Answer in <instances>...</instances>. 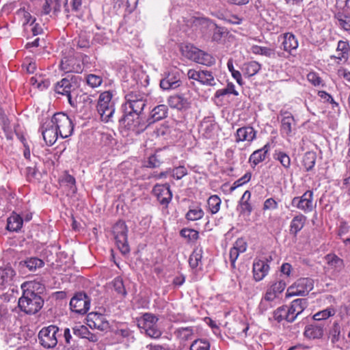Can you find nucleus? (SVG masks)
I'll return each instance as SVG.
<instances>
[{"instance_id": "1", "label": "nucleus", "mask_w": 350, "mask_h": 350, "mask_svg": "<svg viewBox=\"0 0 350 350\" xmlns=\"http://www.w3.org/2000/svg\"><path fill=\"white\" fill-rule=\"evenodd\" d=\"M125 100L122 120L126 122L129 128L135 131L136 133L144 131L147 126L142 120L141 114L146 106V95L139 92L132 91L125 95Z\"/></svg>"}, {"instance_id": "2", "label": "nucleus", "mask_w": 350, "mask_h": 350, "mask_svg": "<svg viewBox=\"0 0 350 350\" xmlns=\"http://www.w3.org/2000/svg\"><path fill=\"white\" fill-rule=\"evenodd\" d=\"M23 295L19 298L18 306L21 311L27 314L37 313L44 305L40 293L44 289V284L36 282H25L21 285Z\"/></svg>"}, {"instance_id": "3", "label": "nucleus", "mask_w": 350, "mask_h": 350, "mask_svg": "<svg viewBox=\"0 0 350 350\" xmlns=\"http://www.w3.org/2000/svg\"><path fill=\"white\" fill-rule=\"evenodd\" d=\"M136 320L142 334L152 339H159L161 336L162 331L157 325L159 319L154 314L146 312Z\"/></svg>"}, {"instance_id": "4", "label": "nucleus", "mask_w": 350, "mask_h": 350, "mask_svg": "<svg viewBox=\"0 0 350 350\" xmlns=\"http://www.w3.org/2000/svg\"><path fill=\"white\" fill-rule=\"evenodd\" d=\"M96 107L102 121H113L115 101L113 100V94L111 91H105L100 94Z\"/></svg>"}, {"instance_id": "5", "label": "nucleus", "mask_w": 350, "mask_h": 350, "mask_svg": "<svg viewBox=\"0 0 350 350\" xmlns=\"http://www.w3.org/2000/svg\"><path fill=\"white\" fill-rule=\"evenodd\" d=\"M59 135L62 138L70 137L74 131L72 120L64 113H56L51 119Z\"/></svg>"}, {"instance_id": "6", "label": "nucleus", "mask_w": 350, "mask_h": 350, "mask_svg": "<svg viewBox=\"0 0 350 350\" xmlns=\"http://www.w3.org/2000/svg\"><path fill=\"white\" fill-rule=\"evenodd\" d=\"M59 332V327L54 325L42 327L38 333L40 344L45 349L54 348L57 344Z\"/></svg>"}, {"instance_id": "7", "label": "nucleus", "mask_w": 350, "mask_h": 350, "mask_svg": "<svg viewBox=\"0 0 350 350\" xmlns=\"http://www.w3.org/2000/svg\"><path fill=\"white\" fill-rule=\"evenodd\" d=\"M185 49V55L196 63L211 66L215 62V58L211 55L193 46H186Z\"/></svg>"}, {"instance_id": "8", "label": "nucleus", "mask_w": 350, "mask_h": 350, "mask_svg": "<svg viewBox=\"0 0 350 350\" xmlns=\"http://www.w3.org/2000/svg\"><path fill=\"white\" fill-rule=\"evenodd\" d=\"M314 281L311 278H302L298 279L291 286L287 293L290 296H305L313 289Z\"/></svg>"}, {"instance_id": "9", "label": "nucleus", "mask_w": 350, "mask_h": 350, "mask_svg": "<svg viewBox=\"0 0 350 350\" xmlns=\"http://www.w3.org/2000/svg\"><path fill=\"white\" fill-rule=\"evenodd\" d=\"M127 227L124 222L118 221L113 228V233L120 251L126 254L129 252L127 243Z\"/></svg>"}, {"instance_id": "10", "label": "nucleus", "mask_w": 350, "mask_h": 350, "mask_svg": "<svg viewBox=\"0 0 350 350\" xmlns=\"http://www.w3.org/2000/svg\"><path fill=\"white\" fill-rule=\"evenodd\" d=\"M291 204L305 213L312 212L316 206L313 203V192L308 190L301 196L293 198Z\"/></svg>"}, {"instance_id": "11", "label": "nucleus", "mask_w": 350, "mask_h": 350, "mask_svg": "<svg viewBox=\"0 0 350 350\" xmlns=\"http://www.w3.org/2000/svg\"><path fill=\"white\" fill-rule=\"evenodd\" d=\"M90 299L83 293L76 294L70 301L72 311L78 314H85L90 309Z\"/></svg>"}, {"instance_id": "12", "label": "nucleus", "mask_w": 350, "mask_h": 350, "mask_svg": "<svg viewBox=\"0 0 350 350\" xmlns=\"http://www.w3.org/2000/svg\"><path fill=\"white\" fill-rule=\"evenodd\" d=\"M189 79L199 81L202 85L214 86L216 85V81L213 73L208 70H196L190 69L187 72Z\"/></svg>"}, {"instance_id": "13", "label": "nucleus", "mask_w": 350, "mask_h": 350, "mask_svg": "<svg viewBox=\"0 0 350 350\" xmlns=\"http://www.w3.org/2000/svg\"><path fill=\"white\" fill-rule=\"evenodd\" d=\"M77 87V81L75 77H66L55 83L54 90L57 94L69 96V94L74 93Z\"/></svg>"}, {"instance_id": "14", "label": "nucleus", "mask_w": 350, "mask_h": 350, "mask_svg": "<svg viewBox=\"0 0 350 350\" xmlns=\"http://www.w3.org/2000/svg\"><path fill=\"white\" fill-rule=\"evenodd\" d=\"M87 322L91 329L105 331L109 327V324L105 316L97 312L89 313L87 316Z\"/></svg>"}, {"instance_id": "15", "label": "nucleus", "mask_w": 350, "mask_h": 350, "mask_svg": "<svg viewBox=\"0 0 350 350\" xmlns=\"http://www.w3.org/2000/svg\"><path fill=\"white\" fill-rule=\"evenodd\" d=\"M257 131L250 126L239 128L234 135L236 143L246 142L250 144L256 138Z\"/></svg>"}, {"instance_id": "16", "label": "nucleus", "mask_w": 350, "mask_h": 350, "mask_svg": "<svg viewBox=\"0 0 350 350\" xmlns=\"http://www.w3.org/2000/svg\"><path fill=\"white\" fill-rule=\"evenodd\" d=\"M272 258H265V260L256 259L253 263L254 278L256 282L261 281L269 273V265L268 262Z\"/></svg>"}, {"instance_id": "17", "label": "nucleus", "mask_w": 350, "mask_h": 350, "mask_svg": "<svg viewBox=\"0 0 350 350\" xmlns=\"http://www.w3.org/2000/svg\"><path fill=\"white\" fill-rule=\"evenodd\" d=\"M41 132L43 139L48 146L54 144L59 135L51 120L43 123Z\"/></svg>"}, {"instance_id": "18", "label": "nucleus", "mask_w": 350, "mask_h": 350, "mask_svg": "<svg viewBox=\"0 0 350 350\" xmlns=\"http://www.w3.org/2000/svg\"><path fill=\"white\" fill-rule=\"evenodd\" d=\"M152 192L163 205H167L172 200V193L170 189V185L167 184H157L154 187Z\"/></svg>"}, {"instance_id": "19", "label": "nucleus", "mask_w": 350, "mask_h": 350, "mask_svg": "<svg viewBox=\"0 0 350 350\" xmlns=\"http://www.w3.org/2000/svg\"><path fill=\"white\" fill-rule=\"evenodd\" d=\"M307 306V300L306 299H297L293 300L291 306L287 307L290 323L293 322L297 317L304 312Z\"/></svg>"}, {"instance_id": "20", "label": "nucleus", "mask_w": 350, "mask_h": 350, "mask_svg": "<svg viewBox=\"0 0 350 350\" xmlns=\"http://www.w3.org/2000/svg\"><path fill=\"white\" fill-rule=\"evenodd\" d=\"M167 102L171 108L178 111H185L190 107L189 99L183 94H176L170 96Z\"/></svg>"}, {"instance_id": "21", "label": "nucleus", "mask_w": 350, "mask_h": 350, "mask_svg": "<svg viewBox=\"0 0 350 350\" xmlns=\"http://www.w3.org/2000/svg\"><path fill=\"white\" fill-rule=\"evenodd\" d=\"M16 272L11 267H0V290L12 285Z\"/></svg>"}, {"instance_id": "22", "label": "nucleus", "mask_w": 350, "mask_h": 350, "mask_svg": "<svg viewBox=\"0 0 350 350\" xmlns=\"http://www.w3.org/2000/svg\"><path fill=\"white\" fill-rule=\"evenodd\" d=\"M181 84L179 75L177 73H168L160 81V87L164 90H170L178 88Z\"/></svg>"}, {"instance_id": "23", "label": "nucleus", "mask_w": 350, "mask_h": 350, "mask_svg": "<svg viewBox=\"0 0 350 350\" xmlns=\"http://www.w3.org/2000/svg\"><path fill=\"white\" fill-rule=\"evenodd\" d=\"M286 288V283L280 280L275 282L272 285H271L267 290L266 293L265 295V300L268 301H273L275 298L278 297V295L282 293Z\"/></svg>"}, {"instance_id": "24", "label": "nucleus", "mask_w": 350, "mask_h": 350, "mask_svg": "<svg viewBox=\"0 0 350 350\" xmlns=\"http://www.w3.org/2000/svg\"><path fill=\"white\" fill-rule=\"evenodd\" d=\"M167 113L168 108L167 105H159L154 107L150 112V116L147 120L148 125L165 118Z\"/></svg>"}, {"instance_id": "25", "label": "nucleus", "mask_w": 350, "mask_h": 350, "mask_svg": "<svg viewBox=\"0 0 350 350\" xmlns=\"http://www.w3.org/2000/svg\"><path fill=\"white\" fill-rule=\"evenodd\" d=\"M281 114L284 116L281 120V131L287 136H291L292 135L294 127L295 126L294 117L291 115V113L288 111H281Z\"/></svg>"}, {"instance_id": "26", "label": "nucleus", "mask_w": 350, "mask_h": 350, "mask_svg": "<svg viewBox=\"0 0 350 350\" xmlns=\"http://www.w3.org/2000/svg\"><path fill=\"white\" fill-rule=\"evenodd\" d=\"M325 260L329 269L336 273H340L345 267V263L342 258L335 254H328L325 256Z\"/></svg>"}, {"instance_id": "27", "label": "nucleus", "mask_w": 350, "mask_h": 350, "mask_svg": "<svg viewBox=\"0 0 350 350\" xmlns=\"http://www.w3.org/2000/svg\"><path fill=\"white\" fill-rule=\"evenodd\" d=\"M73 334L79 338H86L90 342H96L98 340L97 334L91 333L88 328L83 325H77L72 327Z\"/></svg>"}, {"instance_id": "28", "label": "nucleus", "mask_w": 350, "mask_h": 350, "mask_svg": "<svg viewBox=\"0 0 350 350\" xmlns=\"http://www.w3.org/2000/svg\"><path fill=\"white\" fill-rule=\"evenodd\" d=\"M269 144H267L262 148L253 152L249 158V162L251 163L252 166L255 167L266 159L267 154L269 150Z\"/></svg>"}, {"instance_id": "29", "label": "nucleus", "mask_w": 350, "mask_h": 350, "mask_svg": "<svg viewBox=\"0 0 350 350\" xmlns=\"http://www.w3.org/2000/svg\"><path fill=\"white\" fill-rule=\"evenodd\" d=\"M306 221V217L302 214L295 216L291 221L290 233L296 236L304 228Z\"/></svg>"}, {"instance_id": "30", "label": "nucleus", "mask_w": 350, "mask_h": 350, "mask_svg": "<svg viewBox=\"0 0 350 350\" xmlns=\"http://www.w3.org/2000/svg\"><path fill=\"white\" fill-rule=\"evenodd\" d=\"M23 219L18 214L12 213L8 218L6 228L9 231L17 232L23 226Z\"/></svg>"}, {"instance_id": "31", "label": "nucleus", "mask_w": 350, "mask_h": 350, "mask_svg": "<svg viewBox=\"0 0 350 350\" xmlns=\"http://www.w3.org/2000/svg\"><path fill=\"white\" fill-rule=\"evenodd\" d=\"M196 328L194 327H180L175 329L174 335L182 341L192 339Z\"/></svg>"}, {"instance_id": "32", "label": "nucleus", "mask_w": 350, "mask_h": 350, "mask_svg": "<svg viewBox=\"0 0 350 350\" xmlns=\"http://www.w3.org/2000/svg\"><path fill=\"white\" fill-rule=\"evenodd\" d=\"M304 335L309 338H321L323 336V325L313 324L306 327Z\"/></svg>"}, {"instance_id": "33", "label": "nucleus", "mask_w": 350, "mask_h": 350, "mask_svg": "<svg viewBox=\"0 0 350 350\" xmlns=\"http://www.w3.org/2000/svg\"><path fill=\"white\" fill-rule=\"evenodd\" d=\"M282 44L284 51L291 52L298 47V41L293 33H286L283 35Z\"/></svg>"}, {"instance_id": "34", "label": "nucleus", "mask_w": 350, "mask_h": 350, "mask_svg": "<svg viewBox=\"0 0 350 350\" xmlns=\"http://www.w3.org/2000/svg\"><path fill=\"white\" fill-rule=\"evenodd\" d=\"M261 65L255 61L243 64L241 70L244 75L250 77L255 75L260 70Z\"/></svg>"}, {"instance_id": "35", "label": "nucleus", "mask_w": 350, "mask_h": 350, "mask_svg": "<svg viewBox=\"0 0 350 350\" xmlns=\"http://www.w3.org/2000/svg\"><path fill=\"white\" fill-rule=\"evenodd\" d=\"M202 254H203V251L201 247L200 248L197 247L193 251V252L190 255V257L189 259V265L192 269H196L198 267L200 269H201V267L202 265Z\"/></svg>"}, {"instance_id": "36", "label": "nucleus", "mask_w": 350, "mask_h": 350, "mask_svg": "<svg viewBox=\"0 0 350 350\" xmlns=\"http://www.w3.org/2000/svg\"><path fill=\"white\" fill-rule=\"evenodd\" d=\"M216 125L211 120H204L200 125V132L207 138H211L215 133Z\"/></svg>"}, {"instance_id": "37", "label": "nucleus", "mask_w": 350, "mask_h": 350, "mask_svg": "<svg viewBox=\"0 0 350 350\" xmlns=\"http://www.w3.org/2000/svg\"><path fill=\"white\" fill-rule=\"evenodd\" d=\"M251 51L254 54L263 55L269 58H275L276 57L275 49L271 47L254 45L252 46Z\"/></svg>"}, {"instance_id": "38", "label": "nucleus", "mask_w": 350, "mask_h": 350, "mask_svg": "<svg viewBox=\"0 0 350 350\" xmlns=\"http://www.w3.org/2000/svg\"><path fill=\"white\" fill-rule=\"evenodd\" d=\"M317 155L314 152H307L305 153L302 164L307 172L312 170L316 163Z\"/></svg>"}, {"instance_id": "39", "label": "nucleus", "mask_w": 350, "mask_h": 350, "mask_svg": "<svg viewBox=\"0 0 350 350\" xmlns=\"http://www.w3.org/2000/svg\"><path fill=\"white\" fill-rule=\"evenodd\" d=\"M208 210L212 214H216L220 209L221 200L217 195L210 196L207 200Z\"/></svg>"}, {"instance_id": "40", "label": "nucleus", "mask_w": 350, "mask_h": 350, "mask_svg": "<svg viewBox=\"0 0 350 350\" xmlns=\"http://www.w3.org/2000/svg\"><path fill=\"white\" fill-rule=\"evenodd\" d=\"M204 214V211L200 206H193L189 208L185 217L189 221H196L202 218Z\"/></svg>"}, {"instance_id": "41", "label": "nucleus", "mask_w": 350, "mask_h": 350, "mask_svg": "<svg viewBox=\"0 0 350 350\" xmlns=\"http://www.w3.org/2000/svg\"><path fill=\"white\" fill-rule=\"evenodd\" d=\"M74 61L73 59H68V58H64L62 59L60 67L62 70H64L66 72H80L82 69L79 64L77 65V67H74L71 66V63Z\"/></svg>"}, {"instance_id": "42", "label": "nucleus", "mask_w": 350, "mask_h": 350, "mask_svg": "<svg viewBox=\"0 0 350 350\" xmlns=\"http://www.w3.org/2000/svg\"><path fill=\"white\" fill-rule=\"evenodd\" d=\"M24 265L30 271H35L37 269L44 266V262L38 258H29L23 262Z\"/></svg>"}, {"instance_id": "43", "label": "nucleus", "mask_w": 350, "mask_h": 350, "mask_svg": "<svg viewBox=\"0 0 350 350\" xmlns=\"http://www.w3.org/2000/svg\"><path fill=\"white\" fill-rule=\"evenodd\" d=\"M29 82L32 86L40 90L48 88L50 85L49 80L43 79L40 76L38 77L36 76L31 77L29 79Z\"/></svg>"}, {"instance_id": "44", "label": "nucleus", "mask_w": 350, "mask_h": 350, "mask_svg": "<svg viewBox=\"0 0 350 350\" xmlns=\"http://www.w3.org/2000/svg\"><path fill=\"white\" fill-rule=\"evenodd\" d=\"M273 318L278 322H281L283 320H286V321L290 322L288 319V313L287 311V306H281L278 308L273 312Z\"/></svg>"}, {"instance_id": "45", "label": "nucleus", "mask_w": 350, "mask_h": 350, "mask_svg": "<svg viewBox=\"0 0 350 350\" xmlns=\"http://www.w3.org/2000/svg\"><path fill=\"white\" fill-rule=\"evenodd\" d=\"M348 43L345 41H339L336 51L338 52L341 51V56H331V58H336L339 60L347 59L348 57Z\"/></svg>"}, {"instance_id": "46", "label": "nucleus", "mask_w": 350, "mask_h": 350, "mask_svg": "<svg viewBox=\"0 0 350 350\" xmlns=\"http://www.w3.org/2000/svg\"><path fill=\"white\" fill-rule=\"evenodd\" d=\"M274 159L281 163V165L285 168L288 169L291 166V159L289 156L285 152L279 151L275 152L274 154Z\"/></svg>"}, {"instance_id": "47", "label": "nucleus", "mask_w": 350, "mask_h": 350, "mask_svg": "<svg viewBox=\"0 0 350 350\" xmlns=\"http://www.w3.org/2000/svg\"><path fill=\"white\" fill-rule=\"evenodd\" d=\"M335 313V310L333 308L329 307L317 312L313 316V319L315 321H322L328 319L329 317L334 316Z\"/></svg>"}, {"instance_id": "48", "label": "nucleus", "mask_w": 350, "mask_h": 350, "mask_svg": "<svg viewBox=\"0 0 350 350\" xmlns=\"http://www.w3.org/2000/svg\"><path fill=\"white\" fill-rule=\"evenodd\" d=\"M113 286L118 294L123 297H125L127 293L125 289L122 278H121L120 277H116L113 280Z\"/></svg>"}, {"instance_id": "49", "label": "nucleus", "mask_w": 350, "mask_h": 350, "mask_svg": "<svg viewBox=\"0 0 350 350\" xmlns=\"http://www.w3.org/2000/svg\"><path fill=\"white\" fill-rule=\"evenodd\" d=\"M190 350H210V344L207 340L198 339L192 342Z\"/></svg>"}, {"instance_id": "50", "label": "nucleus", "mask_w": 350, "mask_h": 350, "mask_svg": "<svg viewBox=\"0 0 350 350\" xmlns=\"http://www.w3.org/2000/svg\"><path fill=\"white\" fill-rule=\"evenodd\" d=\"M180 234L183 237L191 241H196L199 237L198 232L193 229L184 228L180 230Z\"/></svg>"}, {"instance_id": "51", "label": "nucleus", "mask_w": 350, "mask_h": 350, "mask_svg": "<svg viewBox=\"0 0 350 350\" xmlns=\"http://www.w3.org/2000/svg\"><path fill=\"white\" fill-rule=\"evenodd\" d=\"M336 18H337L340 26L346 31L350 30V16H345L340 12H338L336 14Z\"/></svg>"}, {"instance_id": "52", "label": "nucleus", "mask_w": 350, "mask_h": 350, "mask_svg": "<svg viewBox=\"0 0 350 350\" xmlns=\"http://www.w3.org/2000/svg\"><path fill=\"white\" fill-rule=\"evenodd\" d=\"M86 82L90 87L94 88L101 85L103 79L98 75L90 74L86 77Z\"/></svg>"}, {"instance_id": "53", "label": "nucleus", "mask_w": 350, "mask_h": 350, "mask_svg": "<svg viewBox=\"0 0 350 350\" xmlns=\"http://www.w3.org/2000/svg\"><path fill=\"white\" fill-rule=\"evenodd\" d=\"M252 174L250 172L245 173L241 178H239L236 181L234 182L232 187H230V191H232L235 189L242 186L243 185L249 182L251 179Z\"/></svg>"}, {"instance_id": "54", "label": "nucleus", "mask_w": 350, "mask_h": 350, "mask_svg": "<svg viewBox=\"0 0 350 350\" xmlns=\"http://www.w3.org/2000/svg\"><path fill=\"white\" fill-rule=\"evenodd\" d=\"M40 7L41 13L42 14H49L52 10L53 0H38Z\"/></svg>"}, {"instance_id": "55", "label": "nucleus", "mask_w": 350, "mask_h": 350, "mask_svg": "<svg viewBox=\"0 0 350 350\" xmlns=\"http://www.w3.org/2000/svg\"><path fill=\"white\" fill-rule=\"evenodd\" d=\"M187 174V170L184 166H178L175 167L172 172V176L177 180L181 179Z\"/></svg>"}, {"instance_id": "56", "label": "nucleus", "mask_w": 350, "mask_h": 350, "mask_svg": "<svg viewBox=\"0 0 350 350\" xmlns=\"http://www.w3.org/2000/svg\"><path fill=\"white\" fill-rule=\"evenodd\" d=\"M247 247V245L246 241L243 239L241 238V239H238L235 241L232 247H234L236 250H237L241 254V253H243L246 251Z\"/></svg>"}, {"instance_id": "57", "label": "nucleus", "mask_w": 350, "mask_h": 350, "mask_svg": "<svg viewBox=\"0 0 350 350\" xmlns=\"http://www.w3.org/2000/svg\"><path fill=\"white\" fill-rule=\"evenodd\" d=\"M161 163V161L158 158L157 154H152L148 157V163L146 165L148 167H157Z\"/></svg>"}, {"instance_id": "58", "label": "nucleus", "mask_w": 350, "mask_h": 350, "mask_svg": "<svg viewBox=\"0 0 350 350\" xmlns=\"http://www.w3.org/2000/svg\"><path fill=\"white\" fill-rule=\"evenodd\" d=\"M278 202L272 198L267 199L263 204V210H275L278 208Z\"/></svg>"}, {"instance_id": "59", "label": "nucleus", "mask_w": 350, "mask_h": 350, "mask_svg": "<svg viewBox=\"0 0 350 350\" xmlns=\"http://www.w3.org/2000/svg\"><path fill=\"white\" fill-rule=\"evenodd\" d=\"M239 206L241 213H247V215H250L252 211V206L249 202H239Z\"/></svg>"}, {"instance_id": "60", "label": "nucleus", "mask_w": 350, "mask_h": 350, "mask_svg": "<svg viewBox=\"0 0 350 350\" xmlns=\"http://www.w3.org/2000/svg\"><path fill=\"white\" fill-rule=\"evenodd\" d=\"M308 81L314 85H319L322 80L314 72H310L307 76Z\"/></svg>"}, {"instance_id": "61", "label": "nucleus", "mask_w": 350, "mask_h": 350, "mask_svg": "<svg viewBox=\"0 0 350 350\" xmlns=\"http://www.w3.org/2000/svg\"><path fill=\"white\" fill-rule=\"evenodd\" d=\"M271 301L265 300V297L261 299L258 309L261 314H263L265 311H267L269 308H271L272 306L269 303Z\"/></svg>"}, {"instance_id": "62", "label": "nucleus", "mask_w": 350, "mask_h": 350, "mask_svg": "<svg viewBox=\"0 0 350 350\" xmlns=\"http://www.w3.org/2000/svg\"><path fill=\"white\" fill-rule=\"evenodd\" d=\"M318 95L323 99H325L326 101L330 103H332L333 105L337 106L338 105V103H336L334 100V98H332V96L327 93L325 91H319L318 92Z\"/></svg>"}, {"instance_id": "63", "label": "nucleus", "mask_w": 350, "mask_h": 350, "mask_svg": "<svg viewBox=\"0 0 350 350\" xmlns=\"http://www.w3.org/2000/svg\"><path fill=\"white\" fill-rule=\"evenodd\" d=\"M66 183H67L68 186H70V189L72 191H75V178L70 175V174H66L64 177L63 180Z\"/></svg>"}, {"instance_id": "64", "label": "nucleus", "mask_w": 350, "mask_h": 350, "mask_svg": "<svg viewBox=\"0 0 350 350\" xmlns=\"http://www.w3.org/2000/svg\"><path fill=\"white\" fill-rule=\"evenodd\" d=\"M349 226L345 221H341L338 228V234L341 237L349 232Z\"/></svg>"}]
</instances>
